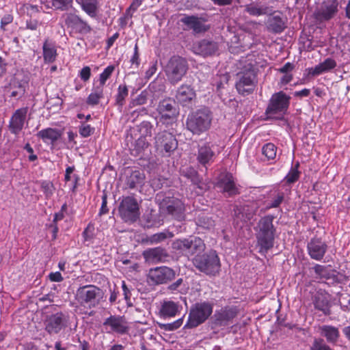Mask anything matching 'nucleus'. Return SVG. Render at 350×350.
<instances>
[{"instance_id":"nucleus-63","label":"nucleus","mask_w":350,"mask_h":350,"mask_svg":"<svg viewBox=\"0 0 350 350\" xmlns=\"http://www.w3.org/2000/svg\"><path fill=\"white\" fill-rule=\"evenodd\" d=\"M80 78L83 81H87L90 79L91 76V69L89 66L83 67L79 74Z\"/></svg>"},{"instance_id":"nucleus-21","label":"nucleus","mask_w":350,"mask_h":350,"mask_svg":"<svg viewBox=\"0 0 350 350\" xmlns=\"http://www.w3.org/2000/svg\"><path fill=\"white\" fill-rule=\"evenodd\" d=\"M157 111L163 120H174L179 112L174 100L168 98L160 101Z\"/></svg>"},{"instance_id":"nucleus-8","label":"nucleus","mask_w":350,"mask_h":350,"mask_svg":"<svg viewBox=\"0 0 350 350\" xmlns=\"http://www.w3.org/2000/svg\"><path fill=\"white\" fill-rule=\"evenodd\" d=\"M291 97L282 91L275 93L269 100L265 110L269 118L282 119L287 112Z\"/></svg>"},{"instance_id":"nucleus-37","label":"nucleus","mask_w":350,"mask_h":350,"mask_svg":"<svg viewBox=\"0 0 350 350\" xmlns=\"http://www.w3.org/2000/svg\"><path fill=\"white\" fill-rule=\"evenodd\" d=\"M321 335L326 338L328 342L335 344L339 338V331L336 327L332 325H323L320 327Z\"/></svg>"},{"instance_id":"nucleus-43","label":"nucleus","mask_w":350,"mask_h":350,"mask_svg":"<svg viewBox=\"0 0 350 350\" xmlns=\"http://www.w3.org/2000/svg\"><path fill=\"white\" fill-rule=\"evenodd\" d=\"M198 226L202 227L203 228L210 229L215 226V221L211 217L204 214L200 215L196 221Z\"/></svg>"},{"instance_id":"nucleus-26","label":"nucleus","mask_w":350,"mask_h":350,"mask_svg":"<svg viewBox=\"0 0 350 350\" xmlns=\"http://www.w3.org/2000/svg\"><path fill=\"white\" fill-rule=\"evenodd\" d=\"M206 19L199 18L197 16H185L180 19V22L186 25L189 29H192L195 33H200L206 31L209 27L204 25Z\"/></svg>"},{"instance_id":"nucleus-29","label":"nucleus","mask_w":350,"mask_h":350,"mask_svg":"<svg viewBox=\"0 0 350 350\" xmlns=\"http://www.w3.org/2000/svg\"><path fill=\"white\" fill-rule=\"evenodd\" d=\"M312 303L314 308L321 311L325 315L331 314L329 295L318 291L313 297Z\"/></svg>"},{"instance_id":"nucleus-22","label":"nucleus","mask_w":350,"mask_h":350,"mask_svg":"<svg viewBox=\"0 0 350 350\" xmlns=\"http://www.w3.org/2000/svg\"><path fill=\"white\" fill-rule=\"evenodd\" d=\"M307 249L311 258L321 260L327 252V245L321 238L314 237L308 243Z\"/></svg>"},{"instance_id":"nucleus-7","label":"nucleus","mask_w":350,"mask_h":350,"mask_svg":"<svg viewBox=\"0 0 350 350\" xmlns=\"http://www.w3.org/2000/svg\"><path fill=\"white\" fill-rule=\"evenodd\" d=\"M188 69L189 65L185 58L174 55L167 61L164 71L167 81L175 85L182 80Z\"/></svg>"},{"instance_id":"nucleus-62","label":"nucleus","mask_w":350,"mask_h":350,"mask_svg":"<svg viewBox=\"0 0 350 350\" xmlns=\"http://www.w3.org/2000/svg\"><path fill=\"white\" fill-rule=\"evenodd\" d=\"M24 10L26 11L27 16L32 17V14L40 12L38 6L30 4H25L23 5Z\"/></svg>"},{"instance_id":"nucleus-54","label":"nucleus","mask_w":350,"mask_h":350,"mask_svg":"<svg viewBox=\"0 0 350 350\" xmlns=\"http://www.w3.org/2000/svg\"><path fill=\"white\" fill-rule=\"evenodd\" d=\"M94 131V128L90 125L82 122L79 128V133L83 137H88L90 136Z\"/></svg>"},{"instance_id":"nucleus-4","label":"nucleus","mask_w":350,"mask_h":350,"mask_svg":"<svg viewBox=\"0 0 350 350\" xmlns=\"http://www.w3.org/2000/svg\"><path fill=\"white\" fill-rule=\"evenodd\" d=\"M194 267L200 271L209 276H215L221 269L219 258L215 250H211L193 258Z\"/></svg>"},{"instance_id":"nucleus-30","label":"nucleus","mask_w":350,"mask_h":350,"mask_svg":"<svg viewBox=\"0 0 350 350\" xmlns=\"http://www.w3.org/2000/svg\"><path fill=\"white\" fill-rule=\"evenodd\" d=\"M196 98V92L191 85L183 84L176 91V98L183 105H186L191 103Z\"/></svg>"},{"instance_id":"nucleus-56","label":"nucleus","mask_w":350,"mask_h":350,"mask_svg":"<svg viewBox=\"0 0 350 350\" xmlns=\"http://www.w3.org/2000/svg\"><path fill=\"white\" fill-rule=\"evenodd\" d=\"M284 199V193L283 192H278L269 204L268 208L278 207Z\"/></svg>"},{"instance_id":"nucleus-32","label":"nucleus","mask_w":350,"mask_h":350,"mask_svg":"<svg viewBox=\"0 0 350 350\" xmlns=\"http://www.w3.org/2000/svg\"><path fill=\"white\" fill-rule=\"evenodd\" d=\"M215 187L221 189L224 193H227L228 196H232L239 193L235 186L231 174H226L221 178L215 185Z\"/></svg>"},{"instance_id":"nucleus-24","label":"nucleus","mask_w":350,"mask_h":350,"mask_svg":"<svg viewBox=\"0 0 350 350\" xmlns=\"http://www.w3.org/2000/svg\"><path fill=\"white\" fill-rule=\"evenodd\" d=\"M27 112L28 107H25L16 109L12 114L9 123V129L12 134L18 135L22 131Z\"/></svg>"},{"instance_id":"nucleus-60","label":"nucleus","mask_w":350,"mask_h":350,"mask_svg":"<svg viewBox=\"0 0 350 350\" xmlns=\"http://www.w3.org/2000/svg\"><path fill=\"white\" fill-rule=\"evenodd\" d=\"M42 25L37 19L32 18L30 17L26 21V29L31 31H36L38 27Z\"/></svg>"},{"instance_id":"nucleus-35","label":"nucleus","mask_w":350,"mask_h":350,"mask_svg":"<svg viewBox=\"0 0 350 350\" xmlns=\"http://www.w3.org/2000/svg\"><path fill=\"white\" fill-rule=\"evenodd\" d=\"M245 10L250 15L254 16H259L261 15H267L272 14V7L265 5H260V3L254 4L250 3L245 6Z\"/></svg>"},{"instance_id":"nucleus-57","label":"nucleus","mask_w":350,"mask_h":350,"mask_svg":"<svg viewBox=\"0 0 350 350\" xmlns=\"http://www.w3.org/2000/svg\"><path fill=\"white\" fill-rule=\"evenodd\" d=\"M70 1L71 0H51V8L55 10H65Z\"/></svg>"},{"instance_id":"nucleus-3","label":"nucleus","mask_w":350,"mask_h":350,"mask_svg":"<svg viewBox=\"0 0 350 350\" xmlns=\"http://www.w3.org/2000/svg\"><path fill=\"white\" fill-rule=\"evenodd\" d=\"M214 304L208 301L196 302L189 310L184 329H193L205 323L211 316Z\"/></svg>"},{"instance_id":"nucleus-52","label":"nucleus","mask_w":350,"mask_h":350,"mask_svg":"<svg viewBox=\"0 0 350 350\" xmlns=\"http://www.w3.org/2000/svg\"><path fill=\"white\" fill-rule=\"evenodd\" d=\"M81 20V18L77 15L70 14L67 15L65 23L68 27L74 30Z\"/></svg>"},{"instance_id":"nucleus-61","label":"nucleus","mask_w":350,"mask_h":350,"mask_svg":"<svg viewBox=\"0 0 350 350\" xmlns=\"http://www.w3.org/2000/svg\"><path fill=\"white\" fill-rule=\"evenodd\" d=\"M325 72H327L336 66V62L332 58H327L321 63Z\"/></svg>"},{"instance_id":"nucleus-44","label":"nucleus","mask_w":350,"mask_h":350,"mask_svg":"<svg viewBox=\"0 0 350 350\" xmlns=\"http://www.w3.org/2000/svg\"><path fill=\"white\" fill-rule=\"evenodd\" d=\"M277 147L272 143H267L262 148V153L268 160L273 159L276 157Z\"/></svg>"},{"instance_id":"nucleus-42","label":"nucleus","mask_w":350,"mask_h":350,"mask_svg":"<svg viewBox=\"0 0 350 350\" xmlns=\"http://www.w3.org/2000/svg\"><path fill=\"white\" fill-rule=\"evenodd\" d=\"M153 127L151 122L145 120L137 126V131L139 133L140 136L146 137L152 135Z\"/></svg>"},{"instance_id":"nucleus-28","label":"nucleus","mask_w":350,"mask_h":350,"mask_svg":"<svg viewBox=\"0 0 350 350\" xmlns=\"http://www.w3.org/2000/svg\"><path fill=\"white\" fill-rule=\"evenodd\" d=\"M126 323L127 322L124 317L119 315H111L105 320L103 325L110 327L112 332L124 334L129 330Z\"/></svg>"},{"instance_id":"nucleus-59","label":"nucleus","mask_w":350,"mask_h":350,"mask_svg":"<svg viewBox=\"0 0 350 350\" xmlns=\"http://www.w3.org/2000/svg\"><path fill=\"white\" fill-rule=\"evenodd\" d=\"M109 208H107V195L105 193V191H103V196H102V204L101 207L100 208L98 215L102 216L103 215H105L108 213Z\"/></svg>"},{"instance_id":"nucleus-5","label":"nucleus","mask_w":350,"mask_h":350,"mask_svg":"<svg viewBox=\"0 0 350 350\" xmlns=\"http://www.w3.org/2000/svg\"><path fill=\"white\" fill-rule=\"evenodd\" d=\"M172 248L183 256L195 257L205 250L206 244L201 238L189 236L187 238L174 240L172 243Z\"/></svg>"},{"instance_id":"nucleus-38","label":"nucleus","mask_w":350,"mask_h":350,"mask_svg":"<svg viewBox=\"0 0 350 350\" xmlns=\"http://www.w3.org/2000/svg\"><path fill=\"white\" fill-rule=\"evenodd\" d=\"M324 274L325 275L320 279L328 281V284H341L347 279L344 275L338 272L328 271L327 269H326Z\"/></svg>"},{"instance_id":"nucleus-10","label":"nucleus","mask_w":350,"mask_h":350,"mask_svg":"<svg viewBox=\"0 0 350 350\" xmlns=\"http://www.w3.org/2000/svg\"><path fill=\"white\" fill-rule=\"evenodd\" d=\"M118 213L121 219L126 223H134L140 215L139 205L133 196L124 197L120 202Z\"/></svg>"},{"instance_id":"nucleus-40","label":"nucleus","mask_w":350,"mask_h":350,"mask_svg":"<svg viewBox=\"0 0 350 350\" xmlns=\"http://www.w3.org/2000/svg\"><path fill=\"white\" fill-rule=\"evenodd\" d=\"M82 9L91 17H95L97 12V0H79Z\"/></svg>"},{"instance_id":"nucleus-9","label":"nucleus","mask_w":350,"mask_h":350,"mask_svg":"<svg viewBox=\"0 0 350 350\" xmlns=\"http://www.w3.org/2000/svg\"><path fill=\"white\" fill-rule=\"evenodd\" d=\"M236 88L242 95L251 94L256 86V75L253 66L248 64L237 74Z\"/></svg>"},{"instance_id":"nucleus-13","label":"nucleus","mask_w":350,"mask_h":350,"mask_svg":"<svg viewBox=\"0 0 350 350\" xmlns=\"http://www.w3.org/2000/svg\"><path fill=\"white\" fill-rule=\"evenodd\" d=\"M176 271L167 266H161L150 269L148 278L152 284L159 285L167 284L176 278Z\"/></svg>"},{"instance_id":"nucleus-23","label":"nucleus","mask_w":350,"mask_h":350,"mask_svg":"<svg viewBox=\"0 0 350 350\" xmlns=\"http://www.w3.org/2000/svg\"><path fill=\"white\" fill-rule=\"evenodd\" d=\"M142 255L146 262L150 263L165 262L170 257L167 250L161 247L147 249Z\"/></svg>"},{"instance_id":"nucleus-18","label":"nucleus","mask_w":350,"mask_h":350,"mask_svg":"<svg viewBox=\"0 0 350 350\" xmlns=\"http://www.w3.org/2000/svg\"><path fill=\"white\" fill-rule=\"evenodd\" d=\"M257 210L258 206L253 203L235 206L233 209L234 221L237 225H239L240 223H246L253 218Z\"/></svg>"},{"instance_id":"nucleus-1","label":"nucleus","mask_w":350,"mask_h":350,"mask_svg":"<svg viewBox=\"0 0 350 350\" xmlns=\"http://www.w3.org/2000/svg\"><path fill=\"white\" fill-rule=\"evenodd\" d=\"M275 217L267 215L261 217L254 228L257 245L260 253H267L273 247L276 228L273 221Z\"/></svg>"},{"instance_id":"nucleus-45","label":"nucleus","mask_w":350,"mask_h":350,"mask_svg":"<svg viewBox=\"0 0 350 350\" xmlns=\"http://www.w3.org/2000/svg\"><path fill=\"white\" fill-rule=\"evenodd\" d=\"M148 146V143L146 141V137L139 136V137L135 141L134 143V149L132 152L133 154L138 155L140 152H142L145 148H146Z\"/></svg>"},{"instance_id":"nucleus-47","label":"nucleus","mask_w":350,"mask_h":350,"mask_svg":"<svg viewBox=\"0 0 350 350\" xmlns=\"http://www.w3.org/2000/svg\"><path fill=\"white\" fill-rule=\"evenodd\" d=\"M299 166V163H297L295 166L291 169L288 174L284 178V180L288 184L294 183L299 179L300 174V172L298 171Z\"/></svg>"},{"instance_id":"nucleus-50","label":"nucleus","mask_w":350,"mask_h":350,"mask_svg":"<svg viewBox=\"0 0 350 350\" xmlns=\"http://www.w3.org/2000/svg\"><path fill=\"white\" fill-rule=\"evenodd\" d=\"M310 350H333L321 338H315L310 347Z\"/></svg>"},{"instance_id":"nucleus-2","label":"nucleus","mask_w":350,"mask_h":350,"mask_svg":"<svg viewBox=\"0 0 350 350\" xmlns=\"http://www.w3.org/2000/svg\"><path fill=\"white\" fill-rule=\"evenodd\" d=\"M213 118L211 109L202 107L188 114L185 121L186 129L193 135L200 136L210 129Z\"/></svg>"},{"instance_id":"nucleus-15","label":"nucleus","mask_w":350,"mask_h":350,"mask_svg":"<svg viewBox=\"0 0 350 350\" xmlns=\"http://www.w3.org/2000/svg\"><path fill=\"white\" fill-rule=\"evenodd\" d=\"M238 312L235 306H225L216 310L211 317V323L215 327H226L232 323Z\"/></svg>"},{"instance_id":"nucleus-19","label":"nucleus","mask_w":350,"mask_h":350,"mask_svg":"<svg viewBox=\"0 0 350 350\" xmlns=\"http://www.w3.org/2000/svg\"><path fill=\"white\" fill-rule=\"evenodd\" d=\"M213 145H211L208 142L198 146L196 159L198 163L204 167L206 171L207 170L208 167L214 162L216 157V154L213 150Z\"/></svg>"},{"instance_id":"nucleus-20","label":"nucleus","mask_w":350,"mask_h":350,"mask_svg":"<svg viewBox=\"0 0 350 350\" xmlns=\"http://www.w3.org/2000/svg\"><path fill=\"white\" fill-rule=\"evenodd\" d=\"M268 18L265 22L267 31L272 33H280L286 28V20L282 17V13L278 11H273L272 14H267Z\"/></svg>"},{"instance_id":"nucleus-12","label":"nucleus","mask_w":350,"mask_h":350,"mask_svg":"<svg viewBox=\"0 0 350 350\" xmlns=\"http://www.w3.org/2000/svg\"><path fill=\"white\" fill-rule=\"evenodd\" d=\"M154 147L157 151L162 154L171 153L177 148L178 142L172 133L163 131L156 134Z\"/></svg>"},{"instance_id":"nucleus-48","label":"nucleus","mask_w":350,"mask_h":350,"mask_svg":"<svg viewBox=\"0 0 350 350\" xmlns=\"http://www.w3.org/2000/svg\"><path fill=\"white\" fill-rule=\"evenodd\" d=\"M174 236L172 232L166 231V232H161L156 234H152L150 237V241L152 243H158L162 242L167 239V238H172Z\"/></svg>"},{"instance_id":"nucleus-31","label":"nucleus","mask_w":350,"mask_h":350,"mask_svg":"<svg viewBox=\"0 0 350 350\" xmlns=\"http://www.w3.org/2000/svg\"><path fill=\"white\" fill-rule=\"evenodd\" d=\"M338 1L334 0L321 8L314 13V17L317 21H329L334 17L338 12Z\"/></svg>"},{"instance_id":"nucleus-27","label":"nucleus","mask_w":350,"mask_h":350,"mask_svg":"<svg viewBox=\"0 0 350 350\" xmlns=\"http://www.w3.org/2000/svg\"><path fill=\"white\" fill-rule=\"evenodd\" d=\"M27 85V82L13 78L5 87V92L9 94L10 97L19 100L25 96Z\"/></svg>"},{"instance_id":"nucleus-49","label":"nucleus","mask_w":350,"mask_h":350,"mask_svg":"<svg viewBox=\"0 0 350 350\" xmlns=\"http://www.w3.org/2000/svg\"><path fill=\"white\" fill-rule=\"evenodd\" d=\"M183 323V317L170 323H159V326L165 331H174L178 329Z\"/></svg>"},{"instance_id":"nucleus-53","label":"nucleus","mask_w":350,"mask_h":350,"mask_svg":"<svg viewBox=\"0 0 350 350\" xmlns=\"http://www.w3.org/2000/svg\"><path fill=\"white\" fill-rule=\"evenodd\" d=\"M74 31L81 34H87L91 32L92 27L85 21L81 19Z\"/></svg>"},{"instance_id":"nucleus-17","label":"nucleus","mask_w":350,"mask_h":350,"mask_svg":"<svg viewBox=\"0 0 350 350\" xmlns=\"http://www.w3.org/2000/svg\"><path fill=\"white\" fill-rule=\"evenodd\" d=\"M192 48L196 54L206 57L215 55L217 53L219 44L211 38H204L194 42Z\"/></svg>"},{"instance_id":"nucleus-6","label":"nucleus","mask_w":350,"mask_h":350,"mask_svg":"<svg viewBox=\"0 0 350 350\" xmlns=\"http://www.w3.org/2000/svg\"><path fill=\"white\" fill-rule=\"evenodd\" d=\"M75 299L80 306L92 309L100 304L103 291L94 285H84L77 288Z\"/></svg>"},{"instance_id":"nucleus-41","label":"nucleus","mask_w":350,"mask_h":350,"mask_svg":"<svg viewBox=\"0 0 350 350\" xmlns=\"http://www.w3.org/2000/svg\"><path fill=\"white\" fill-rule=\"evenodd\" d=\"M103 97V88L97 85L94 88L93 92H92L86 100V103L88 105L94 106L99 103L100 98Z\"/></svg>"},{"instance_id":"nucleus-14","label":"nucleus","mask_w":350,"mask_h":350,"mask_svg":"<svg viewBox=\"0 0 350 350\" xmlns=\"http://www.w3.org/2000/svg\"><path fill=\"white\" fill-rule=\"evenodd\" d=\"M161 207L173 218L178 221L185 219V206L183 202L174 196H165L161 203Z\"/></svg>"},{"instance_id":"nucleus-36","label":"nucleus","mask_w":350,"mask_h":350,"mask_svg":"<svg viewBox=\"0 0 350 350\" xmlns=\"http://www.w3.org/2000/svg\"><path fill=\"white\" fill-rule=\"evenodd\" d=\"M43 58L46 63H53L55 61L57 53L55 44L46 39L42 46Z\"/></svg>"},{"instance_id":"nucleus-11","label":"nucleus","mask_w":350,"mask_h":350,"mask_svg":"<svg viewBox=\"0 0 350 350\" xmlns=\"http://www.w3.org/2000/svg\"><path fill=\"white\" fill-rule=\"evenodd\" d=\"M146 176L140 170L126 167L122 174V180L125 189L138 190L144 185Z\"/></svg>"},{"instance_id":"nucleus-55","label":"nucleus","mask_w":350,"mask_h":350,"mask_svg":"<svg viewBox=\"0 0 350 350\" xmlns=\"http://www.w3.org/2000/svg\"><path fill=\"white\" fill-rule=\"evenodd\" d=\"M184 280L182 278L177 279L174 282L170 284L167 287V290L170 293L180 292V289L184 286Z\"/></svg>"},{"instance_id":"nucleus-64","label":"nucleus","mask_w":350,"mask_h":350,"mask_svg":"<svg viewBox=\"0 0 350 350\" xmlns=\"http://www.w3.org/2000/svg\"><path fill=\"white\" fill-rule=\"evenodd\" d=\"M165 180L163 178H154L151 180V186L154 190H158L161 189Z\"/></svg>"},{"instance_id":"nucleus-58","label":"nucleus","mask_w":350,"mask_h":350,"mask_svg":"<svg viewBox=\"0 0 350 350\" xmlns=\"http://www.w3.org/2000/svg\"><path fill=\"white\" fill-rule=\"evenodd\" d=\"M41 188L46 198H48L52 196L54 189L52 183L49 181H44L41 184Z\"/></svg>"},{"instance_id":"nucleus-34","label":"nucleus","mask_w":350,"mask_h":350,"mask_svg":"<svg viewBox=\"0 0 350 350\" xmlns=\"http://www.w3.org/2000/svg\"><path fill=\"white\" fill-rule=\"evenodd\" d=\"M62 135V131L53 128H47L40 131L36 136L43 140L44 142L46 143L50 141L51 144H53L57 141Z\"/></svg>"},{"instance_id":"nucleus-33","label":"nucleus","mask_w":350,"mask_h":350,"mask_svg":"<svg viewBox=\"0 0 350 350\" xmlns=\"http://www.w3.org/2000/svg\"><path fill=\"white\" fill-rule=\"evenodd\" d=\"M182 310V306L173 301H163L159 310L160 316L163 318L174 317Z\"/></svg>"},{"instance_id":"nucleus-25","label":"nucleus","mask_w":350,"mask_h":350,"mask_svg":"<svg viewBox=\"0 0 350 350\" xmlns=\"http://www.w3.org/2000/svg\"><path fill=\"white\" fill-rule=\"evenodd\" d=\"M182 176L190 180L192 184L202 192H204L210 188V181L208 179L203 180L198 172L193 167H187L181 172Z\"/></svg>"},{"instance_id":"nucleus-51","label":"nucleus","mask_w":350,"mask_h":350,"mask_svg":"<svg viewBox=\"0 0 350 350\" xmlns=\"http://www.w3.org/2000/svg\"><path fill=\"white\" fill-rule=\"evenodd\" d=\"M115 66L113 65L108 66L103 72L100 75V84L99 86H102L103 88L107 80L111 77V74L114 71Z\"/></svg>"},{"instance_id":"nucleus-46","label":"nucleus","mask_w":350,"mask_h":350,"mask_svg":"<svg viewBox=\"0 0 350 350\" xmlns=\"http://www.w3.org/2000/svg\"><path fill=\"white\" fill-rule=\"evenodd\" d=\"M148 97V92L143 90L135 98L132 99L129 103V107L133 108L137 105H142L146 103Z\"/></svg>"},{"instance_id":"nucleus-16","label":"nucleus","mask_w":350,"mask_h":350,"mask_svg":"<svg viewBox=\"0 0 350 350\" xmlns=\"http://www.w3.org/2000/svg\"><path fill=\"white\" fill-rule=\"evenodd\" d=\"M68 317L62 312L46 316L44 322L45 330L49 334H57L68 325Z\"/></svg>"},{"instance_id":"nucleus-39","label":"nucleus","mask_w":350,"mask_h":350,"mask_svg":"<svg viewBox=\"0 0 350 350\" xmlns=\"http://www.w3.org/2000/svg\"><path fill=\"white\" fill-rule=\"evenodd\" d=\"M129 95V89L126 84H121L118 88V93L116 96V105L118 109L122 111V107L125 103V99Z\"/></svg>"}]
</instances>
